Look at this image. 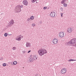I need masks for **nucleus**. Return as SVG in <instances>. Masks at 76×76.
I'll return each mask as SVG.
<instances>
[{
    "instance_id": "1",
    "label": "nucleus",
    "mask_w": 76,
    "mask_h": 76,
    "mask_svg": "<svg viewBox=\"0 0 76 76\" xmlns=\"http://www.w3.org/2000/svg\"><path fill=\"white\" fill-rule=\"evenodd\" d=\"M38 53L40 56H43L44 54H47V50L45 49H40L38 51Z\"/></svg>"
},
{
    "instance_id": "2",
    "label": "nucleus",
    "mask_w": 76,
    "mask_h": 76,
    "mask_svg": "<svg viewBox=\"0 0 76 76\" xmlns=\"http://www.w3.org/2000/svg\"><path fill=\"white\" fill-rule=\"evenodd\" d=\"M21 8H23V6L21 5H18L15 8V13H19V12H20L21 11Z\"/></svg>"
},
{
    "instance_id": "3",
    "label": "nucleus",
    "mask_w": 76,
    "mask_h": 76,
    "mask_svg": "<svg viewBox=\"0 0 76 76\" xmlns=\"http://www.w3.org/2000/svg\"><path fill=\"white\" fill-rule=\"evenodd\" d=\"M23 38V36H22L20 35L17 36V37L15 38L16 40L17 41H20L21 40V39Z\"/></svg>"
},
{
    "instance_id": "4",
    "label": "nucleus",
    "mask_w": 76,
    "mask_h": 76,
    "mask_svg": "<svg viewBox=\"0 0 76 76\" xmlns=\"http://www.w3.org/2000/svg\"><path fill=\"white\" fill-rule=\"evenodd\" d=\"M13 24H14V21L13 20H12L9 22L8 26H12Z\"/></svg>"
},
{
    "instance_id": "5",
    "label": "nucleus",
    "mask_w": 76,
    "mask_h": 76,
    "mask_svg": "<svg viewBox=\"0 0 76 76\" xmlns=\"http://www.w3.org/2000/svg\"><path fill=\"white\" fill-rule=\"evenodd\" d=\"M50 16L52 18H55L56 16V12H52L50 14Z\"/></svg>"
},
{
    "instance_id": "6",
    "label": "nucleus",
    "mask_w": 76,
    "mask_h": 76,
    "mask_svg": "<svg viewBox=\"0 0 76 76\" xmlns=\"http://www.w3.org/2000/svg\"><path fill=\"white\" fill-rule=\"evenodd\" d=\"M23 4L25 6H27L28 4V2L26 0H23Z\"/></svg>"
},
{
    "instance_id": "7",
    "label": "nucleus",
    "mask_w": 76,
    "mask_h": 76,
    "mask_svg": "<svg viewBox=\"0 0 76 76\" xmlns=\"http://www.w3.org/2000/svg\"><path fill=\"white\" fill-rule=\"evenodd\" d=\"M64 33L63 32H60L59 33V37L60 38H63L64 37Z\"/></svg>"
},
{
    "instance_id": "8",
    "label": "nucleus",
    "mask_w": 76,
    "mask_h": 76,
    "mask_svg": "<svg viewBox=\"0 0 76 76\" xmlns=\"http://www.w3.org/2000/svg\"><path fill=\"white\" fill-rule=\"evenodd\" d=\"M67 72V70L66 69H61V72L62 74H64L66 73Z\"/></svg>"
},
{
    "instance_id": "9",
    "label": "nucleus",
    "mask_w": 76,
    "mask_h": 76,
    "mask_svg": "<svg viewBox=\"0 0 76 76\" xmlns=\"http://www.w3.org/2000/svg\"><path fill=\"white\" fill-rule=\"evenodd\" d=\"M53 42L54 44H56L58 42V40L56 39H54L53 40Z\"/></svg>"
},
{
    "instance_id": "10",
    "label": "nucleus",
    "mask_w": 76,
    "mask_h": 76,
    "mask_svg": "<svg viewBox=\"0 0 76 76\" xmlns=\"http://www.w3.org/2000/svg\"><path fill=\"white\" fill-rule=\"evenodd\" d=\"M26 45V47H31V43L27 42Z\"/></svg>"
},
{
    "instance_id": "11",
    "label": "nucleus",
    "mask_w": 76,
    "mask_h": 76,
    "mask_svg": "<svg viewBox=\"0 0 76 76\" xmlns=\"http://www.w3.org/2000/svg\"><path fill=\"white\" fill-rule=\"evenodd\" d=\"M29 61H30V62H33L34 61V58L33 57H31L29 59Z\"/></svg>"
},
{
    "instance_id": "12",
    "label": "nucleus",
    "mask_w": 76,
    "mask_h": 76,
    "mask_svg": "<svg viewBox=\"0 0 76 76\" xmlns=\"http://www.w3.org/2000/svg\"><path fill=\"white\" fill-rule=\"evenodd\" d=\"M72 31V29L70 28H69L68 29V33H70Z\"/></svg>"
},
{
    "instance_id": "13",
    "label": "nucleus",
    "mask_w": 76,
    "mask_h": 76,
    "mask_svg": "<svg viewBox=\"0 0 76 76\" xmlns=\"http://www.w3.org/2000/svg\"><path fill=\"white\" fill-rule=\"evenodd\" d=\"M33 59L34 60H36L37 59V56H33Z\"/></svg>"
},
{
    "instance_id": "14",
    "label": "nucleus",
    "mask_w": 76,
    "mask_h": 76,
    "mask_svg": "<svg viewBox=\"0 0 76 76\" xmlns=\"http://www.w3.org/2000/svg\"><path fill=\"white\" fill-rule=\"evenodd\" d=\"M67 0H62L61 2V4H64V3H66L65 1H66Z\"/></svg>"
},
{
    "instance_id": "15",
    "label": "nucleus",
    "mask_w": 76,
    "mask_h": 76,
    "mask_svg": "<svg viewBox=\"0 0 76 76\" xmlns=\"http://www.w3.org/2000/svg\"><path fill=\"white\" fill-rule=\"evenodd\" d=\"M76 60H75L74 59H70L68 60V61H69V62H70V61H75Z\"/></svg>"
},
{
    "instance_id": "16",
    "label": "nucleus",
    "mask_w": 76,
    "mask_h": 76,
    "mask_svg": "<svg viewBox=\"0 0 76 76\" xmlns=\"http://www.w3.org/2000/svg\"><path fill=\"white\" fill-rule=\"evenodd\" d=\"M30 18L31 20H33L34 19V16H32L30 17Z\"/></svg>"
},
{
    "instance_id": "17",
    "label": "nucleus",
    "mask_w": 76,
    "mask_h": 76,
    "mask_svg": "<svg viewBox=\"0 0 76 76\" xmlns=\"http://www.w3.org/2000/svg\"><path fill=\"white\" fill-rule=\"evenodd\" d=\"M17 64V61H14L13 62V64H14V65H16Z\"/></svg>"
},
{
    "instance_id": "18",
    "label": "nucleus",
    "mask_w": 76,
    "mask_h": 76,
    "mask_svg": "<svg viewBox=\"0 0 76 76\" xmlns=\"http://www.w3.org/2000/svg\"><path fill=\"white\" fill-rule=\"evenodd\" d=\"M63 6L64 7H67V4H66V3L63 4Z\"/></svg>"
},
{
    "instance_id": "19",
    "label": "nucleus",
    "mask_w": 76,
    "mask_h": 76,
    "mask_svg": "<svg viewBox=\"0 0 76 76\" xmlns=\"http://www.w3.org/2000/svg\"><path fill=\"white\" fill-rule=\"evenodd\" d=\"M38 0H31V2L32 3H35L36 1H37Z\"/></svg>"
},
{
    "instance_id": "20",
    "label": "nucleus",
    "mask_w": 76,
    "mask_h": 76,
    "mask_svg": "<svg viewBox=\"0 0 76 76\" xmlns=\"http://www.w3.org/2000/svg\"><path fill=\"white\" fill-rule=\"evenodd\" d=\"M8 34L7 33H5L4 34V37H7V36Z\"/></svg>"
},
{
    "instance_id": "21",
    "label": "nucleus",
    "mask_w": 76,
    "mask_h": 76,
    "mask_svg": "<svg viewBox=\"0 0 76 76\" xmlns=\"http://www.w3.org/2000/svg\"><path fill=\"white\" fill-rule=\"evenodd\" d=\"M3 66H6L7 64L5 63H3L2 64Z\"/></svg>"
},
{
    "instance_id": "22",
    "label": "nucleus",
    "mask_w": 76,
    "mask_h": 76,
    "mask_svg": "<svg viewBox=\"0 0 76 76\" xmlns=\"http://www.w3.org/2000/svg\"><path fill=\"white\" fill-rule=\"evenodd\" d=\"M16 49V47H13L12 48V50H15Z\"/></svg>"
},
{
    "instance_id": "23",
    "label": "nucleus",
    "mask_w": 76,
    "mask_h": 76,
    "mask_svg": "<svg viewBox=\"0 0 76 76\" xmlns=\"http://www.w3.org/2000/svg\"><path fill=\"white\" fill-rule=\"evenodd\" d=\"M60 10H61V11H63V8L62 7H61Z\"/></svg>"
},
{
    "instance_id": "24",
    "label": "nucleus",
    "mask_w": 76,
    "mask_h": 76,
    "mask_svg": "<svg viewBox=\"0 0 76 76\" xmlns=\"http://www.w3.org/2000/svg\"><path fill=\"white\" fill-rule=\"evenodd\" d=\"M32 26H35V24L33 23L32 24Z\"/></svg>"
},
{
    "instance_id": "25",
    "label": "nucleus",
    "mask_w": 76,
    "mask_h": 76,
    "mask_svg": "<svg viewBox=\"0 0 76 76\" xmlns=\"http://www.w3.org/2000/svg\"><path fill=\"white\" fill-rule=\"evenodd\" d=\"M47 7H44L43 8V9H44V10H45V9H47Z\"/></svg>"
},
{
    "instance_id": "26",
    "label": "nucleus",
    "mask_w": 76,
    "mask_h": 76,
    "mask_svg": "<svg viewBox=\"0 0 76 76\" xmlns=\"http://www.w3.org/2000/svg\"><path fill=\"white\" fill-rule=\"evenodd\" d=\"M61 17H63V13H61Z\"/></svg>"
},
{
    "instance_id": "27",
    "label": "nucleus",
    "mask_w": 76,
    "mask_h": 76,
    "mask_svg": "<svg viewBox=\"0 0 76 76\" xmlns=\"http://www.w3.org/2000/svg\"><path fill=\"white\" fill-rule=\"evenodd\" d=\"M30 19H31L30 18H28V19H27V20L28 21H29V20H30Z\"/></svg>"
},
{
    "instance_id": "28",
    "label": "nucleus",
    "mask_w": 76,
    "mask_h": 76,
    "mask_svg": "<svg viewBox=\"0 0 76 76\" xmlns=\"http://www.w3.org/2000/svg\"><path fill=\"white\" fill-rule=\"evenodd\" d=\"M23 53L24 54L25 53H26V51H23Z\"/></svg>"
},
{
    "instance_id": "29",
    "label": "nucleus",
    "mask_w": 76,
    "mask_h": 76,
    "mask_svg": "<svg viewBox=\"0 0 76 76\" xmlns=\"http://www.w3.org/2000/svg\"><path fill=\"white\" fill-rule=\"evenodd\" d=\"M31 50H30L28 51V53H30V52H31Z\"/></svg>"
},
{
    "instance_id": "30",
    "label": "nucleus",
    "mask_w": 76,
    "mask_h": 76,
    "mask_svg": "<svg viewBox=\"0 0 76 76\" xmlns=\"http://www.w3.org/2000/svg\"><path fill=\"white\" fill-rule=\"evenodd\" d=\"M40 24H41L42 23V22H40Z\"/></svg>"
},
{
    "instance_id": "31",
    "label": "nucleus",
    "mask_w": 76,
    "mask_h": 76,
    "mask_svg": "<svg viewBox=\"0 0 76 76\" xmlns=\"http://www.w3.org/2000/svg\"><path fill=\"white\" fill-rule=\"evenodd\" d=\"M35 76H38V75H37L36 74L35 75Z\"/></svg>"
},
{
    "instance_id": "32",
    "label": "nucleus",
    "mask_w": 76,
    "mask_h": 76,
    "mask_svg": "<svg viewBox=\"0 0 76 76\" xmlns=\"http://www.w3.org/2000/svg\"><path fill=\"white\" fill-rule=\"evenodd\" d=\"M12 35V34H9V35H9L10 36V35Z\"/></svg>"
},
{
    "instance_id": "33",
    "label": "nucleus",
    "mask_w": 76,
    "mask_h": 76,
    "mask_svg": "<svg viewBox=\"0 0 76 76\" xmlns=\"http://www.w3.org/2000/svg\"><path fill=\"white\" fill-rule=\"evenodd\" d=\"M36 3H38V2H37V1H36Z\"/></svg>"
},
{
    "instance_id": "34",
    "label": "nucleus",
    "mask_w": 76,
    "mask_h": 76,
    "mask_svg": "<svg viewBox=\"0 0 76 76\" xmlns=\"http://www.w3.org/2000/svg\"><path fill=\"white\" fill-rule=\"evenodd\" d=\"M1 15H3V14H1Z\"/></svg>"
},
{
    "instance_id": "35",
    "label": "nucleus",
    "mask_w": 76,
    "mask_h": 76,
    "mask_svg": "<svg viewBox=\"0 0 76 76\" xmlns=\"http://www.w3.org/2000/svg\"><path fill=\"white\" fill-rule=\"evenodd\" d=\"M23 68H24V67H23Z\"/></svg>"
}]
</instances>
